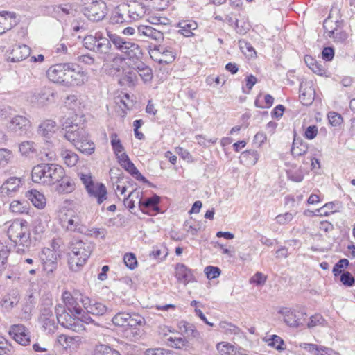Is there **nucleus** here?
I'll use <instances>...</instances> for the list:
<instances>
[{
    "label": "nucleus",
    "mask_w": 355,
    "mask_h": 355,
    "mask_svg": "<svg viewBox=\"0 0 355 355\" xmlns=\"http://www.w3.org/2000/svg\"><path fill=\"white\" fill-rule=\"evenodd\" d=\"M8 236L17 247L18 253H24L31 243V232L28 224L24 220H15L9 226Z\"/></svg>",
    "instance_id": "nucleus-1"
},
{
    "label": "nucleus",
    "mask_w": 355,
    "mask_h": 355,
    "mask_svg": "<svg viewBox=\"0 0 355 355\" xmlns=\"http://www.w3.org/2000/svg\"><path fill=\"white\" fill-rule=\"evenodd\" d=\"M64 168L55 164H40L32 169L31 176L33 182L46 185L56 183L62 175Z\"/></svg>",
    "instance_id": "nucleus-2"
},
{
    "label": "nucleus",
    "mask_w": 355,
    "mask_h": 355,
    "mask_svg": "<svg viewBox=\"0 0 355 355\" xmlns=\"http://www.w3.org/2000/svg\"><path fill=\"white\" fill-rule=\"evenodd\" d=\"M69 264L71 270L78 271L89 257L93 246L89 243L73 239L69 244Z\"/></svg>",
    "instance_id": "nucleus-3"
},
{
    "label": "nucleus",
    "mask_w": 355,
    "mask_h": 355,
    "mask_svg": "<svg viewBox=\"0 0 355 355\" xmlns=\"http://www.w3.org/2000/svg\"><path fill=\"white\" fill-rule=\"evenodd\" d=\"M107 37L110 38L115 49L128 58L135 59L141 55V49L137 44L127 41L122 37L110 31H107Z\"/></svg>",
    "instance_id": "nucleus-4"
},
{
    "label": "nucleus",
    "mask_w": 355,
    "mask_h": 355,
    "mask_svg": "<svg viewBox=\"0 0 355 355\" xmlns=\"http://www.w3.org/2000/svg\"><path fill=\"white\" fill-rule=\"evenodd\" d=\"M83 43L87 49L99 54H106L112 48L110 38L104 37L100 32L86 35Z\"/></svg>",
    "instance_id": "nucleus-5"
},
{
    "label": "nucleus",
    "mask_w": 355,
    "mask_h": 355,
    "mask_svg": "<svg viewBox=\"0 0 355 355\" xmlns=\"http://www.w3.org/2000/svg\"><path fill=\"white\" fill-rule=\"evenodd\" d=\"M53 301L51 299L43 300L40 311L39 322L44 331L49 334L54 333L57 328L55 318L52 311Z\"/></svg>",
    "instance_id": "nucleus-6"
},
{
    "label": "nucleus",
    "mask_w": 355,
    "mask_h": 355,
    "mask_svg": "<svg viewBox=\"0 0 355 355\" xmlns=\"http://www.w3.org/2000/svg\"><path fill=\"white\" fill-rule=\"evenodd\" d=\"M83 12L90 21L102 20L107 14V6L103 0H84Z\"/></svg>",
    "instance_id": "nucleus-7"
},
{
    "label": "nucleus",
    "mask_w": 355,
    "mask_h": 355,
    "mask_svg": "<svg viewBox=\"0 0 355 355\" xmlns=\"http://www.w3.org/2000/svg\"><path fill=\"white\" fill-rule=\"evenodd\" d=\"M148 53L150 58L159 64H170L175 58V53L171 49L162 45L154 46L153 48L149 46Z\"/></svg>",
    "instance_id": "nucleus-8"
},
{
    "label": "nucleus",
    "mask_w": 355,
    "mask_h": 355,
    "mask_svg": "<svg viewBox=\"0 0 355 355\" xmlns=\"http://www.w3.org/2000/svg\"><path fill=\"white\" fill-rule=\"evenodd\" d=\"M40 259L43 269L47 274L53 272L58 266V254L50 248H44L40 253Z\"/></svg>",
    "instance_id": "nucleus-9"
},
{
    "label": "nucleus",
    "mask_w": 355,
    "mask_h": 355,
    "mask_svg": "<svg viewBox=\"0 0 355 355\" xmlns=\"http://www.w3.org/2000/svg\"><path fill=\"white\" fill-rule=\"evenodd\" d=\"M83 296L80 293H75L72 295L70 292L65 291L62 293V300L67 308L69 311L74 315H79L83 312L79 302H80V297Z\"/></svg>",
    "instance_id": "nucleus-10"
},
{
    "label": "nucleus",
    "mask_w": 355,
    "mask_h": 355,
    "mask_svg": "<svg viewBox=\"0 0 355 355\" xmlns=\"http://www.w3.org/2000/svg\"><path fill=\"white\" fill-rule=\"evenodd\" d=\"M279 313L284 317V322L292 327H298L302 325L305 320L304 313H297L295 310L286 307L281 309Z\"/></svg>",
    "instance_id": "nucleus-11"
},
{
    "label": "nucleus",
    "mask_w": 355,
    "mask_h": 355,
    "mask_svg": "<svg viewBox=\"0 0 355 355\" xmlns=\"http://www.w3.org/2000/svg\"><path fill=\"white\" fill-rule=\"evenodd\" d=\"M69 69V63H62L53 65L46 71L48 78L56 83L65 85L66 75Z\"/></svg>",
    "instance_id": "nucleus-12"
},
{
    "label": "nucleus",
    "mask_w": 355,
    "mask_h": 355,
    "mask_svg": "<svg viewBox=\"0 0 355 355\" xmlns=\"http://www.w3.org/2000/svg\"><path fill=\"white\" fill-rule=\"evenodd\" d=\"M9 334L17 343L21 345H28L31 342L30 333L23 324L12 325Z\"/></svg>",
    "instance_id": "nucleus-13"
},
{
    "label": "nucleus",
    "mask_w": 355,
    "mask_h": 355,
    "mask_svg": "<svg viewBox=\"0 0 355 355\" xmlns=\"http://www.w3.org/2000/svg\"><path fill=\"white\" fill-rule=\"evenodd\" d=\"M80 300L87 312L94 315H103L108 310L103 304L92 301L88 297L81 296Z\"/></svg>",
    "instance_id": "nucleus-14"
},
{
    "label": "nucleus",
    "mask_w": 355,
    "mask_h": 355,
    "mask_svg": "<svg viewBox=\"0 0 355 355\" xmlns=\"http://www.w3.org/2000/svg\"><path fill=\"white\" fill-rule=\"evenodd\" d=\"M137 34L139 37L150 39L157 42L164 40V33L159 30L149 25H140L137 27Z\"/></svg>",
    "instance_id": "nucleus-15"
},
{
    "label": "nucleus",
    "mask_w": 355,
    "mask_h": 355,
    "mask_svg": "<svg viewBox=\"0 0 355 355\" xmlns=\"http://www.w3.org/2000/svg\"><path fill=\"white\" fill-rule=\"evenodd\" d=\"M65 85L67 86L81 85L86 79L84 72L76 70L73 64L70 63H69V69H67Z\"/></svg>",
    "instance_id": "nucleus-16"
},
{
    "label": "nucleus",
    "mask_w": 355,
    "mask_h": 355,
    "mask_svg": "<svg viewBox=\"0 0 355 355\" xmlns=\"http://www.w3.org/2000/svg\"><path fill=\"white\" fill-rule=\"evenodd\" d=\"M62 225L67 230L71 232H83L85 230L80 216L76 213L67 216L66 218L62 220Z\"/></svg>",
    "instance_id": "nucleus-17"
},
{
    "label": "nucleus",
    "mask_w": 355,
    "mask_h": 355,
    "mask_svg": "<svg viewBox=\"0 0 355 355\" xmlns=\"http://www.w3.org/2000/svg\"><path fill=\"white\" fill-rule=\"evenodd\" d=\"M81 338L78 336H69L66 334H60L57 336L56 343L62 348L69 350L77 349L81 344Z\"/></svg>",
    "instance_id": "nucleus-18"
},
{
    "label": "nucleus",
    "mask_w": 355,
    "mask_h": 355,
    "mask_svg": "<svg viewBox=\"0 0 355 355\" xmlns=\"http://www.w3.org/2000/svg\"><path fill=\"white\" fill-rule=\"evenodd\" d=\"M87 191L90 197L96 199L98 205L107 199V189L103 183L94 182L93 184L87 186Z\"/></svg>",
    "instance_id": "nucleus-19"
},
{
    "label": "nucleus",
    "mask_w": 355,
    "mask_h": 355,
    "mask_svg": "<svg viewBox=\"0 0 355 355\" xmlns=\"http://www.w3.org/2000/svg\"><path fill=\"white\" fill-rule=\"evenodd\" d=\"M30 125V121L28 119L23 116H15L13 117L8 125V128L10 131L18 134L22 135L26 132Z\"/></svg>",
    "instance_id": "nucleus-20"
},
{
    "label": "nucleus",
    "mask_w": 355,
    "mask_h": 355,
    "mask_svg": "<svg viewBox=\"0 0 355 355\" xmlns=\"http://www.w3.org/2000/svg\"><path fill=\"white\" fill-rule=\"evenodd\" d=\"M86 133L85 130L78 125H72L67 128L64 137L76 146V144H79L81 139H85Z\"/></svg>",
    "instance_id": "nucleus-21"
},
{
    "label": "nucleus",
    "mask_w": 355,
    "mask_h": 355,
    "mask_svg": "<svg viewBox=\"0 0 355 355\" xmlns=\"http://www.w3.org/2000/svg\"><path fill=\"white\" fill-rule=\"evenodd\" d=\"M31 49L25 44L15 45L12 47L9 59L12 62H20L30 55Z\"/></svg>",
    "instance_id": "nucleus-22"
},
{
    "label": "nucleus",
    "mask_w": 355,
    "mask_h": 355,
    "mask_svg": "<svg viewBox=\"0 0 355 355\" xmlns=\"http://www.w3.org/2000/svg\"><path fill=\"white\" fill-rule=\"evenodd\" d=\"M175 276L179 282L184 285L189 282H195V277L191 270L183 263H178L175 266Z\"/></svg>",
    "instance_id": "nucleus-23"
},
{
    "label": "nucleus",
    "mask_w": 355,
    "mask_h": 355,
    "mask_svg": "<svg viewBox=\"0 0 355 355\" xmlns=\"http://www.w3.org/2000/svg\"><path fill=\"white\" fill-rule=\"evenodd\" d=\"M159 200L160 198L157 195H154L151 198H148L145 200H142V198L141 197L139 200V209L144 213L151 214L149 211H152L155 214L159 210L157 205Z\"/></svg>",
    "instance_id": "nucleus-24"
},
{
    "label": "nucleus",
    "mask_w": 355,
    "mask_h": 355,
    "mask_svg": "<svg viewBox=\"0 0 355 355\" xmlns=\"http://www.w3.org/2000/svg\"><path fill=\"white\" fill-rule=\"evenodd\" d=\"M21 180L18 178L12 177L7 180L0 187V193L2 195L11 196L12 193L16 192L20 187Z\"/></svg>",
    "instance_id": "nucleus-25"
},
{
    "label": "nucleus",
    "mask_w": 355,
    "mask_h": 355,
    "mask_svg": "<svg viewBox=\"0 0 355 355\" xmlns=\"http://www.w3.org/2000/svg\"><path fill=\"white\" fill-rule=\"evenodd\" d=\"M57 182L59 184L56 187V191L60 193H70L76 188L74 181L69 176L65 175V173Z\"/></svg>",
    "instance_id": "nucleus-26"
},
{
    "label": "nucleus",
    "mask_w": 355,
    "mask_h": 355,
    "mask_svg": "<svg viewBox=\"0 0 355 355\" xmlns=\"http://www.w3.org/2000/svg\"><path fill=\"white\" fill-rule=\"evenodd\" d=\"M128 17L130 20L137 21L141 19L146 14V8L141 3L134 2L128 5Z\"/></svg>",
    "instance_id": "nucleus-27"
},
{
    "label": "nucleus",
    "mask_w": 355,
    "mask_h": 355,
    "mask_svg": "<svg viewBox=\"0 0 355 355\" xmlns=\"http://www.w3.org/2000/svg\"><path fill=\"white\" fill-rule=\"evenodd\" d=\"M26 196L38 209H43L46 205L45 196L37 190L28 191Z\"/></svg>",
    "instance_id": "nucleus-28"
},
{
    "label": "nucleus",
    "mask_w": 355,
    "mask_h": 355,
    "mask_svg": "<svg viewBox=\"0 0 355 355\" xmlns=\"http://www.w3.org/2000/svg\"><path fill=\"white\" fill-rule=\"evenodd\" d=\"M308 150V145L300 137H294L291 148V154L293 157L304 155Z\"/></svg>",
    "instance_id": "nucleus-29"
},
{
    "label": "nucleus",
    "mask_w": 355,
    "mask_h": 355,
    "mask_svg": "<svg viewBox=\"0 0 355 355\" xmlns=\"http://www.w3.org/2000/svg\"><path fill=\"white\" fill-rule=\"evenodd\" d=\"M56 123L52 120H46L39 126L38 132L42 136L49 138L55 132Z\"/></svg>",
    "instance_id": "nucleus-30"
},
{
    "label": "nucleus",
    "mask_w": 355,
    "mask_h": 355,
    "mask_svg": "<svg viewBox=\"0 0 355 355\" xmlns=\"http://www.w3.org/2000/svg\"><path fill=\"white\" fill-rule=\"evenodd\" d=\"M60 157L64 163L69 167L74 166L78 161V156L74 152L66 148L60 150Z\"/></svg>",
    "instance_id": "nucleus-31"
},
{
    "label": "nucleus",
    "mask_w": 355,
    "mask_h": 355,
    "mask_svg": "<svg viewBox=\"0 0 355 355\" xmlns=\"http://www.w3.org/2000/svg\"><path fill=\"white\" fill-rule=\"evenodd\" d=\"M178 26L180 28L179 31L184 36L191 37L193 35L192 31L196 30L198 25L194 21H182L178 23Z\"/></svg>",
    "instance_id": "nucleus-32"
},
{
    "label": "nucleus",
    "mask_w": 355,
    "mask_h": 355,
    "mask_svg": "<svg viewBox=\"0 0 355 355\" xmlns=\"http://www.w3.org/2000/svg\"><path fill=\"white\" fill-rule=\"evenodd\" d=\"M76 148L80 152L90 155L94 151V144L89 140L88 135L86 133L85 139H81L79 144H76Z\"/></svg>",
    "instance_id": "nucleus-33"
},
{
    "label": "nucleus",
    "mask_w": 355,
    "mask_h": 355,
    "mask_svg": "<svg viewBox=\"0 0 355 355\" xmlns=\"http://www.w3.org/2000/svg\"><path fill=\"white\" fill-rule=\"evenodd\" d=\"M54 98V92L51 88L44 87L40 90L36 96V101L39 104L43 105L51 102Z\"/></svg>",
    "instance_id": "nucleus-34"
},
{
    "label": "nucleus",
    "mask_w": 355,
    "mask_h": 355,
    "mask_svg": "<svg viewBox=\"0 0 355 355\" xmlns=\"http://www.w3.org/2000/svg\"><path fill=\"white\" fill-rule=\"evenodd\" d=\"M166 343L169 347L176 349H183L189 347V342L186 338L175 336L167 338Z\"/></svg>",
    "instance_id": "nucleus-35"
},
{
    "label": "nucleus",
    "mask_w": 355,
    "mask_h": 355,
    "mask_svg": "<svg viewBox=\"0 0 355 355\" xmlns=\"http://www.w3.org/2000/svg\"><path fill=\"white\" fill-rule=\"evenodd\" d=\"M141 196H142V193L139 189H134L132 192H130V193L128 195V196L124 199V201H123L124 205L130 209H133L135 208V200H134V198H136V199L137 200V203L139 205V200H140Z\"/></svg>",
    "instance_id": "nucleus-36"
},
{
    "label": "nucleus",
    "mask_w": 355,
    "mask_h": 355,
    "mask_svg": "<svg viewBox=\"0 0 355 355\" xmlns=\"http://www.w3.org/2000/svg\"><path fill=\"white\" fill-rule=\"evenodd\" d=\"M217 355H236L238 352L234 346L224 342L217 345Z\"/></svg>",
    "instance_id": "nucleus-37"
},
{
    "label": "nucleus",
    "mask_w": 355,
    "mask_h": 355,
    "mask_svg": "<svg viewBox=\"0 0 355 355\" xmlns=\"http://www.w3.org/2000/svg\"><path fill=\"white\" fill-rule=\"evenodd\" d=\"M219 328L221 331L229 335H236L240 333V329L237 326L227 321H221L219 323Z\"/></svg>",
    "instance_id": "nucleus-38"
},
{
    "label": "nucleus",
    "mask_w": 355,
    "mask_h": 355,
    "mask_svg": "<svg viewBox=\"0 0 355 355\" xmlns=\"http://www.w3.org/2000/svg\"><path fill=\"white\" fill-rule=\"evenodd\" d=\"M19 300V297L18 295L16 293H13L12 295L6 296L1 304L3 308L8 310L15 306L18 304Z\"/></svg>",
    "instance_id": "nucleus-39"
},
{
    "label": "nucleus",
    "mask_w": 355,
    "mask_h": 355,
    "mask_svg": "<svg viewBox=\"0 0 355 355\" xmlns=\"http://www.w3.org/2000/svg\"><path fill=\"white\" fill-rule=\"evenodd\" d=\"M125 65V58L122 57L121 55H116L112 60L111 64V69L116 71V73H119V75L121 72H124V66Z\"/></svg>",
    "instance_id": "nucleus-40"
},
{
    "label": "nucleus",
    "mask_w": 355,
    "mask_h": 355,
    "mask_svg": "<svg viewBox=\"0 0 355 355\" xmlns=\"http://www.w3.org/2000/svg\"><path fill=\"white\" fill-rule=\"evenodd\" d=\"M27 202L14 200L10 205V209L13 213L22 214L27 211Z\"/></svg>",
    "instance_id": "nucleus-41"
},
{
    "label": "nucleus",
    "mask_w": 355,
    "mask_h": 355,
    "mask_svg": "<svg viewBox=\"0 0 355 355\" xmlns=\"http://www.w3.org/2000/svg\"><path fill=\"white\" fill-rule=\"evenodd\" d=\"M128 318H129V313L125 312H120L116 314L112 318V322L114 325L118 327H125L128 323Z\"/></svg>",
    "instance_id": "nucleus-42"
},
{
    "label": "nucleus",
    "mask_w": 355,
    "mask_h": 355,
    "mask_svg": "<svg viewBox=\"0 0 355 355\" xmlns=\"http://www.w3.org/2000/svg\"><path fill=\"white\" fill-rule=\"evenodd\" d=\"M111 145L112 149L114 150V154L116 155L118 154L122 153L125 152L124 148L121 144L120 139L118 138L116 134L113 133L111 135Z\"/></svg>",
    "instance_id": "nucleus-43"
},
{
    "label": "nucleus",
    "mask_w": 355,
    "mask_h": 355,
    "mask_svg": "<svg viewBox=\"0 0 355 355\" xmlns=\"http://www.w3.org/2000/svg\"><path fill=\"white\" fill-rule=\"evenodd\" d=\"M94 355H120V354L105 345H100L96 346Z\"/></svg>",
    "instance_id": "nucleus-44"
},
{
    "label": "nucleus",
    "mask_w": 355,
    "mask_h": 355,
    "mask_svg": "<svg viewBox=\"0 0 355 355\" xmlns=\"http://www.w3.org/2000/svg\"><path fill=\"white\" fill-rule=\"evenodd\" d=\"M111 21L112 24H122L127 21L126 17L121 7H116L114 9L111 17Z\"/></svg>",
    "instance_id": "nucleus-45"
},
{
    "label": "nucleus",
    "mask_w": 355,
    "mask_h": 355,
    "mask_svg": "<svg viewBox=\"0 0 355 355\" xmlns=\"http://www.w3.org/2000/svg\"><path fill=\"white\" fill-rule=\"evenodd\" d=\"M144 322L145 320L141 315L137 313H129V318H128L127 326L131 327H134L137 325L141 326L144 324Z\"/></svg>",
    "instance_id": "nucleus-46"
},
{
    "label": "nucleus",
    "mask_w": 355,
    "mask_h": 355,
    "mask_svg": "<svg viewBox=\"0 0 355 355\" xmlns=\"http://www.w3.org/2000/svg\"><path fill=\"white\" fill-rule=\"evenodd\" d=\"M178 327L182 333L187 334L188 336L196 337L199 334L197 331L193 329V326L187 322H180Z\"/></svg>",
    "instance_id": "nucleus-47"
},
{
    "label": "nucleus",
    "mask_w": 355,
    "mask_h": 355,
    "mask_svg": "<svg viewBox=\"0 0 355 355\" xmlns=\"http://www.w3.org/2000/svg\"><path fill=\"white\" fill-rule=\"evenodd\" d=\"M19 150L24 155H28L30 153L35 152V144L32 141H24L19 146Z\"/></svg>",
    "instance_id": "nucleus-48"
},
{
    "label": "nucleus",
    "mask_w": 355,
    "mask_h": 355,
    "mask_svg": "<svg viewBox=\"0 0 355 355\" xmlns=\"http://www.w3.org/2000/svg\"><path fill=\"white\" fill-rule=\"evenodd\" d=\"M73 319L74 318L67 312H65L56 318L58 322L67 329L69 325H71V322H73Z\"/></svg>",
    "instance_id": "nucleus-49"
},
{
    "label": "nucleus",
    "mask_w": 355,
    "mask_h": 355,
    "mask_svg": "<svg viewBox=\"0 0 355 355\" xmlns=\"http://www.w3.org/2000/svg\"><path fill=\"white\" fill-rule=\"evenodd\" d=\"M334 207L335 205L334 202H328L320 209H316L314 214L317 216H328L329 212L334 213V211L330 210H332Z\"/></svg>",
    "instance_id": "nucleus-50"
},
{
    "label": "nucleus",
    "mask_w": 355,
    "mask_h": 355,
    "mask_svg": "<svg viewBox=\"0 0 355 355\" xmlns=\"http://www.w3.org/2000/svg\"><path fill=\"white\" fill-rule=\"evenodd\" d=\"M349 266V261L347 259H342L339 260L333 268V273L335 276H337L342 272L343 268H347Z\"/></svg>",
    "instance_id": "nucleus-51"
},
{
    "label": "nucleus",
    "mask_w": 355,
    "mask_h": 355,
    "mask_svg": "<svg viewBox=\"0 0 355 355\" xmlns=\"http://www.w3.org/2000/svg\"><path fill=\"white\" fill-rule=\"evenodd\" d=\"M123 261L127 267L133 270L137 265V261L135 254L132 253L125 254L123 257Z\"/></svg>",
    "instance_id": "nucleus-52"
},
{
    "label": "nucleus",
    "mask_w": 355,
    "mask_h": 355,
    "mask_svg": "<svg viewBox=\"0 0 355 355\" xmlns=\"http://www.w3.org/2000/svg\"><path fill=\"white\" fill-rule=\"evenodd\" d=\"M294 215L292 213L286 212L282 214H279L276 216L275 220L279 225H286L293 219Z\"/></svg>",
    "instance_id": "nucleus-53"
},
{
    "label": "nucleus",
    "mask_w": 355,
    "mask_h": 355,
    "mask_svg": "<svg viewBox=\"0 0 355 355\" xmlns=\"http://www.w3.org/2000/svg\"><path fill=\"white\" fill-rule=\"evenodd\" d=\"M321 345H318L312 343H301L300 347L306 350V352L313 354V355H318Z\"/></svg>",
    "instance_id": "nucleus-54"
},
{
    "label": "nucleus",
    "mask_w": 355,
    "mask_h": 355,
    "mask_svg": "<svg viewBox=\"0 0 355 355\" xmlns=\"http://www.w3.org/2000/svg\"><path fill=\"white\" fill-rule=\"evenodd\" d=\"M325 320L320 314H315L310 318V321L307 324L309 328H313L317 325H324Z\"/></svg>",
    "instance_id": "nucleus-55"
},
{
    "label": "nucleus",
    "mask_w": 355,
    "mask_h": 355,
    "mask_svg": "<svg viewBox=\"0 0 355 355\" xmlns=\"http://www.w3.org/2000/svg\"><path fill=\"white\" fill-rule=\"evenodd\" d=\"M267 279V276L261 272H256L250 279L251 284H254L257 286L263 285Z\"/></svg>",
    "instance_id": "nucleus-56"
},
{
    "label": "nucleus",
    "mask_w": 355,
    "mask_h": 355,
    "mask_svg": "<svg viewBox=\"0 0 355 355\" xmlns=\"http://www.w3.org/2000/svg\"><path fill=\"white\" fill-rule=\"evenodd\" d=\"M207 277L209 279H215L218 277L220 274V270L218 267L214 266H207L204 270Z\"/></svg>",
    "instance_id": "nucleus-57"
},
{
    "label": "nucleus",
    "mask_w": 355,
    "mask_h": 355,
    "mask_svg": "<svg viewBox=\"0 0 355 355\" xmlns=\"http://www.w3.org/2000/svg\"><path fill=\"white\" fill-rule=\"evenodd\" d=\"M146 355H175V352L168 349L157 348L148 349L146 351Z\"/></svg>",
    "instance_id": "nucleus-58"
},
{
    "label": "nucleus",
    "mask_w": 355,
    "mask_h": 355,
    "mask_svg": "<svg viewBox=\"0 0 355 355\" xmlns=\"http://www.w3.org/2000/svg\"><path fill=\"white\" fill-rule=\"evenodd\" d=\"M284 345V340L282 339V338H280L279 336H278L277 335L272 336L269 345L273 347L278 351H282L284 349L283 347Z\"/></svg>",
    "instance_id": "nucleus-59"
},
{
    "label": "nucleus",
    "mask_w": 355,
    "mask_h": 355,
    "mask_svg": "<svg viewBox=\"0 0 355 355\" xmlns=\"http://www.w3.org/2000/svg\"><path fill=\"white\" fill-rule=\"evenodd\" d=\"M328 36L330 37H334L338 42H344L347 38V35L345 32H338L337 30L329 31L328 33Z\"/></svg>",
    "instance_id": "nucleus-60"
},
{
    "label": "nucleus",
    "mask_w": 355,
    "mask_h": 355,
    "mask_svg": "<svg viewBox=\"0 0 355 355\" xmlns=\"http://www.w3.org/2000/svg\"><path fill=\"white\" fill-rule=\"evenodd\" d=\"M67 329L78 334H81L86 330L82 322L79 320H76L75 318L73 320V322H71V325H69Z\"/></svg>",
    "instance_id": "nucleus-61"
},
{
    "label": "nucleus",
    "mask_w": 355,
    "mask_h": 355,
    "mask_svg": "<svg viewBox=\"0 0 355 355\" xmlns=\"http://www.w3.org/2000/svg\"><path fill=\"white\" fill-rule=\"evenodd\" d=\"M328 119L329 123L334 126L340 125L343 121L341 115L334 112H331L328 114Z\"/></svg>",
    "instance_id": "nucleus-62"
},
{
    "label": "nucleus",
    "mask_w": 355,
    "mask_h": 355,
    "mask_svg": "<svg viewBox=\"0 0 355 355\" xmlns=\"http://www.w3.org/2000/svg\"><path fill=\"white\" fill-rule=\"evenodd\" d=\"M340 282L347 286H352L354 284V278L349 272H343L340 276Z\"/></svg>",
    "instance_id": "nucleus-63"
},
{
    "label": "nucleus",
    "mask_w": 355,
    "mask_h": 355,
    "mask_svg": "<svg viewBox=\"0 0 355 355\" xmlns=\"http://www.w3.org/2000/svg\"><path fill=\"white\" fill-rule=\"evenodd\" d=\"M11 352L10 346L4 338L0 337V355H9Z\"/></svg>",
    "instance_id": "nucleus-64"
}]
</instances>
